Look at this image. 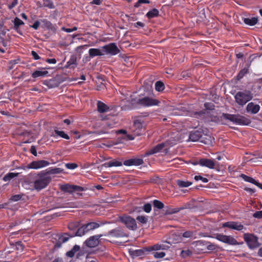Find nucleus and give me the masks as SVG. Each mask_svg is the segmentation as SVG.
I'll list each match as a JSON object with an SVG mask.
<instances>
[{"mask_svg":"<svg viewBox=\"0 0 262 262\" xmlns=\"http://www.w3.org/2000/svg\"><path fill=\"white\" fill-rule=\"evenodd\" d=\"M51 179L47 174L45 171L38 173H30L24 179L23 186L27 189L38 191L45 188L51 182Z\"/></svg>","mask_w":262,"mask_h":262,"instance_id":"f257e3e1","label":"nucleus"},{"mask_svg":"<svg viewBox=\"0 0 262 262\" xmlns=\"http://www.w3.org/2000/svg\"><path fill=\"white\" fill-rule=\"evenodd\" d=\"M160 101L158 100L148 96L139 98L133 102L137 107H147L158 105Z\"/></svg>","mask_w":262,"mask_h":262,"instance_id":"f03ea898","label":"nucleus"},{"mask_svg":"<svg viewBox=\"0 0 262 262\" xmlns=\"http://www.w3.org/2000/svg\"><path fill=\"white\" fill-rule=\"evenodd\" d=\"M234 98L238 105L243 106L253 98V94L249 90L239 91L235 94Z\"/></svg>","mask_w":262,"mask_h":262,"instance_id":"7ed1b4c3","label":"nucleus"},{"mask_svg":"<svg viewBox=\"0 0 262 262\" xmlns=\"http://www.w3.org/2000/svg\"><path fill=\"white\" fill-rule=\"evenodd\" d=\"M223 117L224 119L229 120L236 124L248 125L251 123L249 119L239 115L224 113L223 114Z\"/></svg>","mask_w":262,"mask_h":262,"instance_id":"20e7f679","label":"nucleus"},{"mask_svg":"<svg viewBox=\"0 0 262 262\" xmlns=\"http://www.w3.org/2000/svg\"><path fill=\"white\" fill-rule=\"evenodd\" d=\"M120 221L125 225L126 227L130 230H136L137 225L135 219L129 215L120 216Z\"/></svg>","mask_w":262,"mask_h":262,"instance_id":"39448f33","label":"nucleus"},{"mask_svg":"<svg viewBox=\"0 0 262 262\" xmlns=\"http://www.w3.org/2000/svg\"><path fill=\"white\" fill-rule=\"evenodd\" d=\"M244 238L250 249L257 248L260 245L258 241V238L252 234H245Z\"/></svg>","mask_w":262,"mask_h":262,"instance_id":"423d86ee","label":"nucleus"},{"mask_svg":"<svg viewBox=\"0 0 262 262\" xmlns=\"http://www.w3.org/2000/svg\"><path fill=\"white\" fill-rule=\"evenodd\" d=\"M104 54L112 56L116 55L120 52V50L115 43H110L102 47Z\"/></svg>","mask_w":262,"mask_h":262,"instance_id":"0eeeda50","label":"nucleus"},{"mask_svg":"<svg viewBox=\"0 0 262 262\" xmlns=\"http://www.w3.org/2000/svg\"><path fill=\"white\" fill-rule=\"evenodd\" d=\"M49 165V162L46 160H41L38 161H34L28 164L27 166L24 168V169H26V168L38 169L48 166Z\"/></svg>","mask_w":262,"mask_h":262,"instance_id":"6e6552de","label":"nucleus"},{"mask_svg":"<svg viewBox=\"0 0 262 262\" xmlns=\"http://www.w3.org/2000/svg\"><path fill=\"white\" fill-rule=\"evenodd\" d=\"M215 238L220 242L229 245H236L238 244L237 241L234 237L230 235L217 233L215 235Z\"/></svg>","mask_w":262,"mask_h":262,"instance_id":"1a4fd4ad","label":"nucleus"},{"mask_svg":"<svg viewBox=\"0 0 262 262\" xmlns=\"http://www.w3.org/2000/svg\"><path fill=\"white\" fill-rule=\"evenodd\" d=\"M108 235L115 238H122L128 236V234L125 232L124 230L120 227H117L110 230L108 233Z\"/></svg>","mask_w":262,"mask_h":262,"instance_id":"9d476101","label":"nucleus"},{"mask_svg":"<svg viewBox=\"0 0 262 262\" xmlns=\"http://www.w3.org/2000/svg\"><path fill=\"white\" fill-rule=\"evenodd\" d=\"M102 235H95L90 237L87 239L84 243L85 245L89 248H94L97 246L99 244V238Z\"/></svg>","mask_w":262,"mask_h":262,"instance_id":"9b49d317","label":"nucleus"},{"mask_svg":"<svg viewBox=\"0 0 262 262\" xmlns=\"http://www.w3.org/2000/svg\"><path fill=\"white\" fill-rule=\"evenodd\" d=\"M193 244H195L196 246L206 247L207 249L208 250H214L216 248L215 244L203 240L194 242Z\"/></svg>","mask_w":262,"mask_h":262,"instance_id":"f8f14e48","label":"nucleus"},{"mask_svg":"<svg viewBox=\"0 0 262 262\" xmlns=\"http://www.w3.org/2000/svg\"><path fill=\"white\" fill-rule=\"evenodd\" d=\"M223 227H227L230 229L241 231L244 228V226L236 222H227L223 223Z\"/></svg>","mask_w":262,"mask_h":262,"instance_id":"ddd939ff","label":"nucleus"},{"mask_svg":"<svg viewBox=\"0 0 262 262\" xmlns=\"http://www.w3.org/2000/svg\"><path fill=\"white\" fill-rule=\"evenodd\" d=\"M198 164L202 166L207 167L210 169H213L215 166L214 160L205 158L200 159Z\"/></svg>","mask_w":262,"mask_h":262,"instance_id":"4468645a","label":"nucleus"},{"mask_svg":"<svg viewBox=\"0 0 262 262\" xmlns=\"http://www.w3.org/2000/svg\"><path fill=\"white\" fill-rule=\"evenodd\" d=\"M165 147V144L163 143H160L153 147L148 151H147L145 153V156H148L150 155H154L155 154L158 153L161 151L163 148Z\"/></svg>","mask_w":262,"mask_h":262,"instance_id":"2eb2a0df","label":"nucleus"},{"mask_svg":"<svg viewBox=\"0 0 262 262\" xmlns=\"http://www.w3.org/2000/svg\"><path fill=\"white\" fill-rule=\"evenodd\" d=\"M259 110L260 106L258 104H254L253 102L249 103L246 107L247 112L253 114L257 113Z\"/></svg>","mask_w":262,"mask_h":262,"instance_id":"dca6fc26","label":"nucleus"},{"mask_svg":"<svg viewBox=\"0 0 262 262\" xmlns=\"http://www.w3.org/2000/svg\"><path fill=\"white\" fill-rule=\"evenodd\" d=\"M143 163V160L141 159H130L125 160L123 164L125 166H130L132 165L139 166Z\"/></svg>","mask_w":262,"mask_h":262,"instance_id":"f3484780","label":"nucleus"},{"mask_svg":"<svg viewBox=\"0 0 262 262\" xmlns=\"http://www.w3.org/2000/svg\"><path fill=\"white\" fill-rule=\"evenodd\" d=\"M202 137V133L199 130L191 132L189 136V140L192 142H196L199 140Z\"/></svg>","mask_w":262,"mask_h":262,"instance_id":"a211bd4d","label":"nucleus"},{"mask_svg":"<svg viewBox=\"0 0 262 262\" xmlns=\"http://www.w3.org/2000/svg\"><path fill=\"white\" fill-rule=\"evenodd\" d=\"M168 246L165 245L164 243L157 244L151 246H149L146 248V250L148 252L152 251H157L159 250H165L168 248Z\"/></svg>","mask_w":262,"mask_h":262,"instance_id":"6ab92c4d","label":"nucleus"},{"mask_svg":"<svg viewBox=\"0 0 262 262\" xmlns=\"http://www.w3.org/2000/svg\"><path fill=\"white\" fill-rule=\"evenodd\" d=\"M77 66V57L75 55H72L69 60L64 66L65 68L74 69Z\"/></svg>","mask_w":262,"mask_h":262,"instance_id":"aec40b11","label":"nucleus"},{"mask_svg":"<svg viewBox=\"0 0 262 262\" xmlns=\"http://www.w3.org/2000/svg\"><path fill=\"white\" fill-rule=\"evenodd\" d=\"M97 111L100 113L107 112L110 110L109 107L100 101L97 102Z\"/></svg>","mask_w":262,"mask_h":262,"instance_id":"412c9836","label":"nucleus"},{"mask_svg":"<svg viewBox=\"0 0 262 262\" xmlns=\"http://www.w3.org/2000/svg\"><path fill=\"white\" fill-rule=\"evenodd\" d=\"M89 54L91 58H93L96 56H102L104 55L101 50L96 48H91L89 49Z\"/></svg>","mask_w":262,"mask_h":262,"instance_id":"4be33fe9","label":"nucleus"},{"mask_svg":"<svg viewBox=\"0 0 262 262\" xmlns=\"http://www.w3.org/2000/svg\"><path fill=\"white\" fill-rule=\"evenodd\" d=\"M54 133H55V134L54 133H52V135H51V136L54 137V138H56L57 136H59L61 138H62L65 139H67V140L70 139V137L69 136V135H68L67 134H66L63 131H60V130H58V129H55L54 130Z\"/></svg>","mask_w":262,"mask_h":262,"instance_id":"5701e85b","label":"nucleus"},{"mask_svg":"<svg viewBox=\"0 0 262 262\" xmlns=\"http://www.w3.org/2000/svg\"><path fill=\"white\" fill-rule=\"evenodd\" d=\"M87 233L86 229H85L84 225L78 228L75 232H73L71 237H74L75 236H81Z\"/></svg>","mask_w":262,"mask_h":262,"instance_id":"b1692460","label":"nucleus"},{"mask_svg":"<svg viewBox=\"0 0 262 262\" xmlns=\"http://www.w3.org/2000/svg\"><path fill=\"white\" fill-rule=\"evenodd\" d=\"M48 71L46 70H36L32 73L31 76L33 78H36L38 77H43L46 76L48 74Z\"/></svg>","mask_w":262,"mask_h":262,"instance_id":"393cba45","label":"nucleus"},{"mask_svg":"<svg viewBox=\"0 0 262 262\" xmlns=\"http://www.w3.org/2000/svg\"><path fill=\"white\" fill-rule=\"evenodd\" d=\"M122 165V162L117 160H113L104 164L105 167H118Z\"/></svg>","mask_w":262,"mask_h":262,"instance_id":"a878e982","label":"nucleus"},{"mask_svg":"<svg viewBox=\"0 0 262 262\" xmlns=\"http://www.w3.org/2000/svg\"><path fill=\"white\" fill-rule=\"evenodd\" d=\"M143 127L142 123L139 120H136L134 122L133 128L137 130L135 134L137 135L141 134L140 130Z\"/></svg>","mask_w":262,"mask_h":262,"instance_id":"bb28decb","label":"nucleus"},{"mask_svg":"<svg viewBox=\"0 0 262 262\" xmlns=\"http://www.w3.org/2000/svg\"><path fill=\"white\" fill-rule=\"evenodd\" d=\"M85 229H86L87 232L90 230H94L98 228L100 225L96 222H90L88 224H84Z\"/></svg>","mask_w":262,"mask_h":262,"instance_id":"cd10ccee","label":"nucleus"},{"mask_svg":"<svg viewBox=\"0 0 262 262\" xmlns=\"http://www.w3.org/2000/svg\"><path fill=\"white\" fill-rule=\"evenodd\" d=\"M159 10L156 8H154L151 10L149 11L145 15L146 17H147L148 19H151L152 18L157 17L159 16Z\"/></svg>","mask_w":262,"mask_h":262,"instance_id":"c85d7f7f","label":"nucleus"},{"mask_svg":"<svg viewBox=\"0 0 262 262\" xmlns=\"http://www.w3.org/2000/svg\"><path fill=\"white\" fill-rule=\"evenodd\" d=\"M73 185L66 184L60 186V189L65 192L70 193L74 192Z\"/></svg>","mask_w":262,"mask_h":262,"instance_id":"c756f323","label":"nucleus"},{"mask_svg":"<svg viewBox=\"0 0 262 262\" xmlns=\"http://www.w3.org/2000/svg\"><path fill=\"white\" fill-rule=\"evenodd\" d=\"M196 231H186L184 232L182 236L184 238H196Z\"/></svg>","mask_w":262,"mask_h":262,"instance_id":"7c9ffc66","label":"nucleus"},{"mask_svg":"<svg viewBox=\"0 0 262 262\" xmlns=\"http://www.w3.org/2000/svg\"><path fill=\"white\" fill-rule=\"evenodd\" d=\"M80 247L78 245H75L73 248L69 251L67 252L66 255L69 257H73L76 252L80 250Z\"/></svg>","mask_w":262,"mask_h":262,"instance_id":"2f4dec72","label":"nucleus"},{"mask_svg":"<svg viewBox=\"0 0 262 262\" xmlns=\"http://www.w3.org/2000/svg\"><path fill=\"white\" fill-rule=\"evenodd\" d=\"M258 19L256 17L252 18H244V22L248 25L254 26L257 24Z\"/></svg>","mask_w":262,"mask_h":262,"instance_id":"473e14b6","label":"nucleus"},{"mask_svg":"<svg viewBox=\"0 0 262 262\" xmlns=\"http://www.w3.org/2000/svg\"><path fill=\"white\" fill-rule=\"evenodd\" d=\"M18 175V173L9 172L3 177V180L5 182L10 181L14 178L17 177Z\"/></svg>","mask_w":262,"mask_h":262,"instance_id":"72a5a7b5","label":"nucleus"},{"mask_svg":"<svg viewBox=\"0 0 262 262\" xmlns=\"http://www.w3.org/2000/svg\"><path fill=\"white\" fill-rule=\"evenodd\" d=\"M69 239V237L66 236H61L59 237L58 241L55 244V247L60 248L62 244L67 242Z\"/></svg>","mask_w":262,"mask_h":262,"instance_id":"f704fd0d","label":"nucleus"},{"mask_svg":"<svg viewBox=\"0 0 262 262\" xmlns=\"http://www.w3.org/2000/svg\"><path fill=\"white\" fill-rule=\"evenodd\" d=\"M146 251H148V250H146V248L141 249H138L133 251L132 252V255L134 256H142L144 254L145 252Z\"/></svg>","mask_w":262,"mask_h":262,"instance_id":"c9c22d12","label":"nucleus"},{"mask_svg":"<svg viewBox=\"0 0 262 262\" xmlns=\"http://www.w3.org/2000/svg\"><path fill=\"white\" fill-rule=\"evenodd\" d=\"M239 177L246 182H248L253 184L256 183V181L253 178L249 177L245 174L242 173L240 174Z\"/></svg>","mask_w":262,"mask_h":262,"instance_id":"e433bc0d","label":"nucleus"},{"mask_svg":"<svg viewBox=\"0 0 262 262\" xmlns=\"http://www.w3.org/2000/svg\"><path fill=\"white\" fill-rule=\"evenodd\" d=\"M63 171V169H62L60 168H51L49 169L48 171L46 170L45 171V172L47 173V174L48 175L49 174H58L62 172Z\"/></svg>","mask_w":262,"mask_h":262,"instance_id":"4c0bfd02","label":"nucleus"},{"mask_svg":"<svg viewBox=\"0 0 262 262\" xmlns=\"http://www.w3.org/2000/svg\"><path fill=\"white\" fill-rule=\"evenodd\" d=\"M177 184L180 187H187L190 186L192 184V183L189 181L178 180L177 181Z\"/></svg>","mask_w":262,"mask_h":262,"instance_id":"58836bf2","label":"nucleus"},{"mask_svg":"<svg viewBox=\"0 0 262 262\" xmlns=\"http://www.w3.org/2000/svg\"><path fill=\"white\" fill-rule=\"evenodd\" d=\"M79 223L78 222H71L68 225V228L70 230L74 232L75 231L77 230V228L79 227Z\"/></svg>","mask_w":262,"mask_h":262,"instance_id":"ea45409f","label":"nucleus"},{"mask_svg":"<svg viewBox=\"0 0 262 262\" xmlns=\"http://www.w3.org/2000/svg\"><path fill=\"white\" fill-rule=\"evenodd\" d=\"M165 89V85L163 82L158 81L155 83V89L157 91L161 92Z\"/></svg>","mask_w":262,"mask_h":262,"instance_id":"a19ab883","label":"nucleus"},{"mask_svg":"<svg viewBox=\"0 0 262 262\" xmlns=\"http://www.w3.org/2000/svg\"><path fill=\"white\" fill-rule=\"evenodd\" d=\"M136 220L139 223H140L142 225H144V224H146L147 223L148 218V216H147L138 215L137 217Z\"/></svg>","mask_w":262,"mask_h":262,"instance_id":"79ce46f5","label":"nucleus"},{"mask_svg":"<svg viewBox=\"0 0 262 262\" xmlns=\"http://www.w3.org/2000/svg\"><path fill=\"white\" fill-rule=\"evenodd\" d=\"M24 23L19 18L15 17L14 20V28L17 30L20 25H24Z\"/></svg>","mask_w":262,"mask_h":262,"instance_id":"37998d69","label":"nucleus"},{"mask_svg":"<svg viewBox=\"0 0 262 262\" xmlns=\"http://www.w3.org/2000/svg\"><path fill=\"white\" fill-rule=\"evenodd\" d=\"M248 72V68H245L241 70L237 76V79H241Z\"/></svg>","mask_w":262,"mask_h":262,"instance_id":"c03bdc74","label":"nucleus"},{"mask_svg":"<svg viewBox=\"0 0 262 262\" xmlns=\"http://www.w3.org/2000/svg\"><path fill=\"white\" fill-rule=\"evenodd\" d=\"M153 205L155 208L159 209H162L164 206V204L162 202L157 200H155L153 201Z\"/></svg>","mask_w":262,"mask_h":262,"instance_id":"a18cd8bd","label":"nucleus"},{"mask_svg":"<svg viewBox=\"0 0 262 262\" xmlns=\"http://www.w3.org/2000/svg\"><path fill=\"white\" fill-rule=\"evenodd\" d=\"M80 202H70L67 204V207L70 208H78L80 206Z\"/></svg>","mask_w":262,"mask_h":262,"instance_id":"49530a36","label":"nucleus"},{"mask_svg":"<svg viewBox=\"0 0 262 262\" xmlns=\"http://www.w3.org/2000/svg\"><path fill=\"white\" fill-rule=\"evenodd\" d=\"M180 211V209L178 208H170L167 210L165 212L166 214H171L178 212Z\"/></svg>","mask_w":262,"mask_h":262,"instance_id":"de8ad7c7","label":"nucleus"},{"mask_svg":"<svg viewBox=\"0 0 262 262\" xmlns=\"http://www.w3.org/2000/svg\"><path fill=\"white\" fill-rule=\"evenodd\" d=\"M166 254L164 252H156L154 253V256L156 258H163L165 256Z\"/></svg>","mask_w":262,"mask_h":262,"instance_id":"09e8293b","label":"nucleus"},{"mask_svg":"<svg viewBox=\"0 0 262 262\" xmlns=\"http://www.w3.org/2000/svg\"><path fill=\"white\" fill-rule=\"evenodd\" d=\"M143 209L145 212L149 213L151 210V205L150 203H146L143 206Z\"/></svg>","mask_w":262,"mask_h":262,"instance_id":"8fccbe9b","label":"nucleus"},{"mask_svg":"<svg viewBox=\"0 0 262 262\" xmlns=\"http://www.w3.org/2000/svg\"><path fill=\"white\" fill-rule=\"evenodd\" d=\"M150 2L148 0H138L137 3H135L134 7L138 8L142 4H149Z\"/></svg>","mask_w":262,"mask_h":262,"instance_id":"3c124183","label":"nucleus"},{"mask_svg":"<svg viewBox=\"0 0 262 262\" xmlns=\"http://www.w3.org/2000/svg\"><path fill=\"white\" fill-rule=\"evenodd\" d=\"M194 180L196 181H199V180H201L202 181L203 183H207L208 182V179L206 178H204L201 176H195L194 177Z\"/></svg>","mask_w":262,"mask_h":262,"instance_id":"603ef678","label":"nucleus"},{"mask_svg":"<svg viewBox=\"0 0 262 262\" xmlns=\"http://www.w3.org/2000/svg\"><path fill=\"white\" fill-rule=\"evenodd\" d=\"M192 254V252L189 250H182L181 251V255L183 257H185L186 256H189Z\"/></svg>","mask_w":262,"mask_h":262,"instance_id":"864d4df0","label":"nucleus"},{"mask_svg":"<svg viewBox=\"0 0 262 262\" xmlns=\"http://www.w3.org/2000/svg\"><path fill=\"white\" fill-rule=\"evenodd\" d=\"M66 167L67 168L69 169H74L77 167V165L75 163H67L66 164Z\"/></svg>","mask_w":262,"mask_h":262,"instance_id":"5fc2aeb1","label":"nucleus"},{"mask_svg":"<svg viewBox=\"0 0 262 262\" xmlns=\"http://www.w3.org/2000/svg\"><path fill=\"white\" fill-rule=\"evenodd\" d=\"M204 106L207 110H212L214 109V105L211 103L206 102L204 104Z\"/></svg>","mask_w":262,"mask_h":262,"instance_id":"6e6d98bb","label":"nucleus"},{"mask_svg":"<svg viewBox=\"0 0 262 262\" xmlns=\"http://www.w3.org/2000/svg\"><path fill=\"white\" fill-rule=\"evenodd\" d=\"M73 189H74V192H76V191H83L84 190H85V189L82 187H81L80 186H78V185H73Z\"/></svg>","mask_w":262,"mask_h":262,"instance_id":"4d7b16f0","label":"nucleus"},{"mask_svg":"<svg viewBox=\"0 0 262 262\" xmlns=\"http://www.w3.org/2000/svg\"><path fill=\"white\" fill-rule=\"evenodd\" d=\"M253 216L257 219L262 218V210L256 211L253 215Z\"/></svg>","mask_w":262,"mask_h":262,"instance_id":"13d9d810","label":"nucleus"},{"mask_svg":"<svg viewBox=\"0 0 262 262\" xmlns=\"http://www.w3.org/2000/svg\"><path fill=\"white\" fill-rule=\"evenodd\" d=\"M88 47V45H83V46H80L76 48V51L77 53H81L82 52V50L84 49L85 48H87Z\"/></svg>","mask_w":262,"mask_h":262,"instance_id":"bf43d9fd","label":"nucleus"},{"mask_svg":"<svg viewBox=\"0 0 262 262\" xmlns=\"http://www.w3.org/2000/svg\"><path fill=\"white\" fill-rule=\"evenodd\" d=\"M45 6L48 7L50 9H53L54 8V6L53 3L50 0H47L46 1V4H45Z\"/></svg>","mask_w":262,"mask_h":262,"instance_id":"052dcab7","label":"nucleus"},{"mask_svg":"<svg viewBox=\"0 0 262 262\" xmlns=\"http://www.w3.org/2000/svg\"><path fill=\"white\" fill-rule=\"evenodd\" d=\"M62 30L63 31H64L65 32H67V33H70V32H73V31H75L76 30H77V27H74L73 28L70 29V28H62Z\"/></svg>","mask_w":262,"mask_h":262,"instance_id":"680f3d73","label":"nucleus"},{"mask_svg":"<svg viewBox=\"0 0 262 262\" xmlns=\"http://www.w3.org/2000/svg\"><path fill=\"white\" fill-rule=\"evenodd\" d=\"M30 152L34 156H37V154L36 148L35 146L32 145L31 146Z\"/></svg>","mask_w":262,"mask_h":262,"instance_id":"e2e57ef3","label":"nucleus"},{"mask_svg":"<svg viewBox=\"0 0 262 262\" xmlns=\"http://www.w3.org/2000/svg\"><path fill=\"white\" fill-rule=\"evenodd\" d=\"M31 55L35 60H38L40 59L39 56L38 55V54L34 51H31Z\"/></svg>","mask_w":262,"mask_h":262,"instance_id":"0e129e2a","label":"nucleus"},{"mask_svg":"<svg viewBox=\"0 0 262 262\" xmlns=\"http://www.w3.org/2000/svg\"><path fill=\"white\" fill-rule=\"evenodd\" d=\"M21 196L19 195H14L11 197V200L13 201H17L21 199Z\"/></svg>","mask_w":262,"mask_h":262,"instance_id":"69168bd1","label":"nucleus"},{"mask_svg":"<svg viewBox=\"0 0 262 262\" xmlns=\"http://www.w3.org/2000/svg\"><path fill=\"white\" fill-rule=\"evenodd\" d=\"M39 25H40L39 21L38 20H37V21H35V23L33 24V25L32 26H31V27L32 28H33V29H34L35 30H37V29H38Z\"/></svg>","mask_w":262,"mask_h":262,"instance_id":"338daca9","label":"nucleus"},{"mask_svg":"<svg viewBox=\"0 0 262 262\" xmlns=\"http://www.w3.org/2000/svg\"><path fill=\"white\" fill-rule=\"evenodd\" d=\"M46 61L50 64H55L57 62L55 58L47 59Z\"/></svg>","mask_w":262,"mask_h":262,"instance_id":"774afa93","label":"nucleus"}]
</instances>
